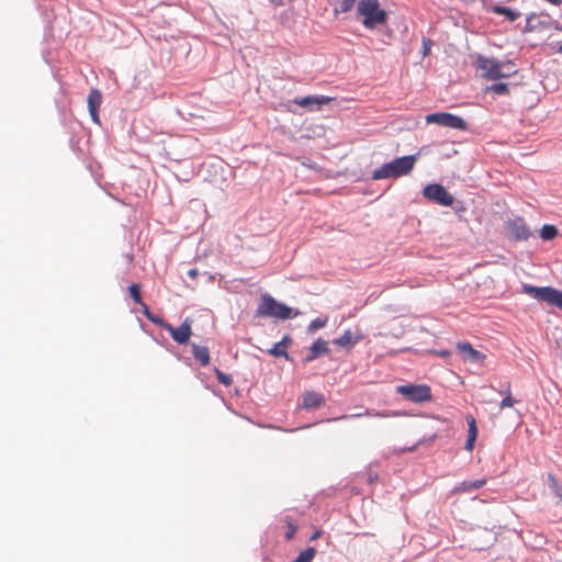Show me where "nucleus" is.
Wrapping results in <instances>:
<instances>
[{"label": "nucleus", "mask_w": 562, "mask_h": 562, "mask_svg": "<svg viewBox=\"0 0 562 562\" xmlns=\"http://www.w3.org/2000/svg\"><path fill=\"white\" fill-rule=\"evenodd\" d=\"M417 161L416 155H408L395 158L394 160L384 164L379 169H375L372 175L373 180H381L387 178H400L408 175Z\"/></svg>", "instance_id": "nucleus-1"}, {"label": "nucleus", "mask_w": 562, "mask_h": 562, "mask_svg": "<svg viewBox=\"0 0 562 562\" xmlns=\"http://www.w3.org/2000/svg\"><path fill=\"white\" fill-rule=\"evenodd\" d=\"M476 66L482 70V76L488 80L508 78L517 71L512 61H499L484 56L477 57Z\"/></svg>", "instance_id": "nucleus-2"}, {"label": "nucleus", "mask_w": 562, "mask_h": 562, "mask_svg": "<svg viewBox=\"0 0 562 562\" xmlns=\"http://www.w3.org/2000/svg\"><path fill=\"white\" fill-rule=\"evenodd\" d=\"M257 316L274 317L278 319H289L300 315L299 311H293L291 307L283 303L278 302L269 294H263L260 297L257 311Z\"/></svg>", "instance_id": "nucleus-3"}, {"label": "nucleus", "mask_w": 562, "mask_h": 562, "mask_svg": "<svg viewBox=\"0 0 562 562\" xmlns=\"http://www.w3.org/2000/svg\"><path fill=\"white\" fill-rule=\"evenodd\" d=\"M357 13L362 18V24L367 29H374L387 21V14L380 8L378 0H360L357 4Z\"/></svg>", "instance_id": "nucleus-4"}, {"label": "nucleus", "mask_w": 562, "mask_h": 562, "mask_svg": "<svg viewBox=\"0 0 562 562\" xmlns=\"http://www.w3.org/2000/svg\"><path fill=\"white\" fill-rule=\"evenodd\" d=\"M522 292L532 296L537 301L546 302L549 305L557 306L562 310V291L551 286L522 284Z\"/></svg>", "instance_id": "nucleus-5"}, {"label": "nucleus", "mask_w": 562, "mask_h": 562, "mask_svg": "<svg viewBox=\"0 0 562 562\" xmlns=\"http://www.w3.org/2000/svg\"><path fill=\"white\" fill-rule=\"evenodd\" d=\"M396 392L414 403L429 402L432 398L431 390L427 384H405L396 387Z\"/></svg>", "instance_id": "nucleus-6"}, {"label": "nucleus", "mask_w": 562, "mask_h": 562, "mask_svg": "<svg viewBox=\"0 0 562 562\" xmlns=\"http://www.w3.org/2000/svg\"><path fill=\"white\" fill-rule=\"evenodd\" d=\"M426 122L428 124H438L441 126L465 131L468 128V124L465 121L452 113L448 112H438V113H431L426 116Z\"/></svg>", "instance_id": "nucleus-7"}, {"label": "nucleus", "mask_w": 562, "mask_h": 562, "mask_svg": "<svg viewBox=\"0 0 562 562\" xmlns=\"http://www.w3.org/2000/svg\"><path fill=\"white\" fill-rule=\"evenodd\" d=\"M423 194L426 199L443 206H450L453 203V196L448 190L438 183L428 184L424 188Z\"/></svg>", "instance_id": "nucleus-8"}, {"label": "nucleus", "mask_w": 562, "mask_h": 562, "mask_svg": "<svg viewBox=\"0 0 562 562\" xmlns=\"http://www.w3.org/2000/svg\"><path fill=\"white\" fill-rule=\"evenodd\" d=\"M506 233L515 240H527L531 233L521 217L509 220L505 223Z\"/></svg>", "instance_id": "nucleus-9"}, {"label": "nucleus", "mask_w": 562, "mask_h": 562, "mask_svg": "<svg viewBox=\"0 0 562 562\" xmlns=\"http://www.w3.org/2000/svg\"><path fill=\"white\" fill-rule=\"evenodd\" d=\"M191 324V319L186 318L179 327H173L170 325L166 326V330L170 334L176 342L184 345L189 341L192 334Z\"/></svg>", "instance_id": "nucleus-10"}, {"label": "nucleus", "mask_w": 562, "mask_h": 562, "mask_svg": "<svg viewBox=\"0 0 562 562\" xmlns=\"http://www.w3.org/2000/svg\"><path fill=\"white\" fill-rule=\"evenodd\" d=\"M334 99L327 95H307L303 98H296L294 103L306 108L310 111L321 110L323 105L330 103Z\"/></svg>", "instance_id": "nucleus-11"}, {"label": "nucleus", "mask_w": 562, "mask_h": 562, "mask_svg": "<svg viewBox=\"0 0 562 562\" xmlns=\"http://www.w3.org/2000/svg\"><path fill=\"white\" fill-rule=\"evenodd\" d=\"M102 94L98 89H91L88 95V109L93 122L99 123V109Z\"/></svg>", "instance_id": "nucleus-12"}, {"label": "nucleus", "mask_w": 562, "mask_h": 562, "mask_svg": "<svg viewBox=\"0 0 562 562\" xmlns=\"http://www.w3.org/2000/svg\"><path fill=\"white\" fill-rule=\"evenodd\" d=\"M325 397L323 394L315 391H306L303 394L302 407L305 409L319 408L325 405Z\"/></svg>", "instance_id": "nucleus-13"}, {"label": "nucleus", "mask_w": 562, "mask_h": 562, "mask_svg": "<svg viewBox=\"0 0 562 562\" xmlns=\"http://www.w3.org/2000/svg\"><path fill=\"white\" fill-rule=\"evenodd\" d=\"M457 348L465 359L472 362H482L485 359V355L474 349L469 342H458Z\"/></svg>", "instance_id": "nucleus-14"}, {"label": "nucleus", "mask_w": 562, "mask_h": 562, "mask_svg": "<svg viewBox=\"0 0 562 562\" xmlns=\"http://www.w3.org/2000/svg\"><path fill=\"white\" fill-rule=\"evenodd\" d=\"M467 423H468V439L464 445V449L471 452L474 449L475 440L477 437V426H476V420L472 415L467 416Z\"/></svg>", "instance_id": "nucleus-15"}, {"label": "nucleus", "mask_w": 562, "mask_h": 562, "mask_svg": "<svg viewBox=\"0 0 562 562\" xmlns=\"http://www.w3.org/2000/svg\"><path fill=\"white\" fill-rule=\"evenodd\" d=\"M292 344V339L290 336H284L281 341L277 342L272 348L268 350V353L277 357V358H285L289 359V353L286 352L288 347Z\"/></svg>", "instance_id": "nucleus-16"}, {"label": "nucleus", "mask_w": 562, "mask_h": 562, "mask_svg": "<svg viewBox=\"0 0 562 562\" xmlns=\"http://www.w3.org/2000/svg\"><path fill=\"white\" fill-rule=\"evenodd\" d=\"M328 352V344L323 339L315 340L310 347V352L305 358L306 362L315 360L319 355Z\"/></svg>", "instance_id": "nucleus-17"}, {"label": "nucleus", "mask_w": 562, "mask_h": 562, "mask_svg": "<svg viewBox=\"0 0 562 562\" xmlns=\"http://www.w3.org/2000/svg\"><path fill=\"white\" fill-rule=\"evenodd\" d=\"M396 415H397V413H395V412H389V411L376 412V411L368 408L363 413L351 414V415H342V416L334 418L333 420H340V419H347V418H358V417H362V416H374V417H384L385 418V417H392V416H396Z\"/></svg>", "instance_id": "nucleus-18"}, {"label": "nucleus", "mask_w": 562, "mask_h": 562, "mask_svg": "<svg viewBox=\"0 0 562 562\" xmlns=\"http://www.w3.org/2000/svg\"><path fill=\"white\" fill-rule=\"evenodd\" d=\"M486 484V479L475 480V481H464L461 482L458 486L454 487V493H470L474 490H479Z\"/></svg>", "instance_id": "nucleus-19"}, {"label": "nucleus", "mask_w": 562, "mask_h": 562, "mask_svg": "<svg viewBox=\"0 0 562 562\" xmlns=\"http://www.w3.org/2000/svg\"><path fill=\"white\" fill-rule=\"evenodd\" d=\"M360 340L359 336H355L350 329H347L339 338L333 342L340 347L351 349Z\"/></svg>", "instance_id": "nucleus-20"}, {"label": "nucleus", "mask_w": 562, "mask_h": 562, "mask_svg": "<svg viewBox=\"0 0 562 562\" xmlns=\"http://www.w3.org/2000/svg\"><path fill=\"white\" fill-rule=\"evenodd\" d=\"M192 351L194 358L202 364L207 366L210 363V352L207 347L192 345Z\"/></svg>", "instance_id": "nucleus-21"}, {"label": "nucleus", "mask_w": 562, "mask_h": 562, "mask_svg": "<svg viewBox=\"0 0 562 562\" xmlns=\"http://www.w3.org/2000/svg\"><path fill=\"white\" fill-rule=\"evenodd\" d=\"M493 12H495L496 14L506 16L507 20L512 21V22L516 21L517 19L520 18V13L518 11L512 10L506 7H495L493 9Z\"/></svg>", "instance_id": "nucleus-22"}, {"label": "nucleus", "mask_w": 562, "mask_h": 562, "mask_svg": "<svg viewBox=\"0 0 562 562\" xmlns=\"http://www.w3.org/2000/svg\"><path fill=\"white\" fill-rule=\"evenodd\" d=\"M540 236L543 240H551L558 236V228L554 225H543L540 229Z\"/></svg>", "instance_id": "nucleus-23"}, {"label": "nucleus", "mask_w": 562, "mask_h": 562, "mask_svg": "<svg viewBox=\"0 0 562 562\" xmlns=\"http://www.w3.org/2000/svg\"><path fill=\"white\" fill-rule=\"evenodd\" d=\"M316 554V549L310 547L304 551L300 552V554L292 562H312Z\"/></svg>", "instance_id": "nucleus-24"}, {"label": "nucleus", "mask_w": 562, "mask_h": 562, "mask_svg": "<svg viewBox=\"0 0 562 562\" xmlns=\"http://www.w3.org/2000/svg\"><path fill=\"white\" fill-rule=\"evenodd\" d=\"M355 3L356 0H339L334 10L336 13H346L352 9Z\"/></svg>", "instance_id": "nucleus-25"}, {"label": "nucleus", "mask_w": 562, "mask_h": 562, "mask_svg": "<svg viewBox=\"0 0 562 562\" xmlns=\"http://www.w3.org/2000/svg\"><path fill=\"white\" fill-rule=\"evenodd\" d=\"M485 91L494 92L495 94L502 95V94H506L508 92V86H507V83H503V82L494 83V85H491L490 87H487L485 89Z\"/></svg>", "instance_id": "nucleus-26"}, {"label": "nucleus", "mask_w": 562, "mask_h": 562, "mask_svg": "<svg viewBox=\"0 0 562 562\" xmlns=\"http://www.w3.org/2000/svg\"><path fill=\"white\" fill-rule=\"evenodd\" d=\"M128 292L131 297L134 300L135 303L140 304L143 303L142 296H140V286L137 283H133L128 286Z\"/></svg>", "instance_id": "nucleus-27"}, {"label": "nucleus", "mask_w": 562, "mask_h": 562, "mask_svg": "<svg viewBox=\"0 0 562 562\" xmlns=\"http://www.w3.org/2000/svg\"><path fill=\"white\" fill-rule=\"evenodd\" d=\"M284 522L286 524L285 538L286 540H291L294 537L297 527L290 517H285Z\"/></svg>", "instance_id": "nucleus-28"}, {"label": "nucleus", "mask_w": 562, "mask_h": 562, "mask_svg": "<svg viewBox=\"0 0 562 562\" xmlns=\"http://www.w3.org/2000/svg\"><path fill=\"white\" fill-rule=\"evenodd\" d=\"M215 374H216V379H217V381H218L221 384H223V385H225V386H231V385H232V383H233V379H232V376H231L229 374L224 373V372H222V371H221V370H218V369H216V370H215Z\"/></svg>", "instance_id": "nucleus-29"}, {"label": "nucleus", "mask_w": 562, "mask_h": 562, "mask_svg": "<svg viewBox=\"0 0 562 562\" xmlns=\"http://www.w3.org/2000/svg\"><path fill=\"white\" fill-rule=\"evenodd\" d=\"M327 322H328V318H327V317H324V318H316V319H314V321H312V322L310 323V325H308V330H310L311 333H313V331H315V330H318V329H321V328L325 327V326H326V324H327Z\"/></svg>", "instance_id": "nucleus-30"}, {"label": "nucleus", "mask_w": 562, "mask_h": 562, "mask_svg": "<svg viewBox=\"0 0 562 562\" xmlns=\"http://www.w3.org/2000/svg\"><path fill=\"white\" fill-rule=\"evenodd\" d=\"M549 485L554 491L555 495L562 499V485H560L552 475L549 476Z\"/></svg>", "instance_id": "nucleus-31"}, {"label": "nucleus", "mask_w": 562, "mask_h": 562, "mask_svg": "<svg viewBox=\"0 0 562 562\" xmlns=\"http://www.w3.org/2000/svg\"><path fill=\"white\" fill-rule=\"evenodd\" d=\"M516 403H518V401L515 400L512 395L505 396L499 403V409L503 411L504 408L513 407Z\"/></svg>", "instance_id": "nucleus-32"}, {"label": "nucleus", "mask_w": 562, "mask_h": 562, "mask_svg": "<svg viewBox=\"0 0 562 562\" xmlns=\"http://www.w3.org/2000/svg\"><path fill=\"white\" fill-rule=\"evenodd\" d=\"M151 323L162 327L164 329H166V326H170L169 323H166L162 318L158 317V316H153L150 319H149Z\"/></svg>", "instance_id": "nucleus-33"}, {"label": "nucleus", "mask_w": 562, "mask_h": 562, "mask_svg": "<svg viewBox=\"0 0 562 562\" xmlns=\"http://www.w3.org/2000/svg\"><path fill=\"white\" fill-rule=\"evenodd\" d=\"M139 305L142 306V312L144 316L149 321L154 316V314L150 312L149 307L144 302L140 303Z\"/></svg>", "instance_id": "nucleus-34"}, {"label": "nucleus", "mask_w": 562, "mask_h": 562, "mask_svg": "<svg viewBox=\"0 0 562 562\" xmlns=\"http://www.w3.org/2000/svg\"><path fill=\"white\" fill-rule=\"evenodd\" d=\"M499 394L504 395V397L512 395V386H510L509 382H507L505 384L504 389L499 391Z\"/></svg>", "instance_id": "nucleus-35"}, {"label": "nucleus", "mask_w": 562, "mask_h": 562, "mask_svg": "<svg viewBox=\"0 0 562 562\" xmlns=\"http://www.w3.org/2000/svg\"><path fill=\"white\" fill-rule=\"evenodd\" d=\"M438 355L441 356V357H448V356H450V351L441 350V351L438 352Z\"/></svg>", "instance_id": "nucleus-36"}, {"label": "nucleus", "mask_w": 562, "mask_h": 562, "mask_svg": "<svg viewBox=\"0 0 562 562\" xmlns=\"http://www.w3.org/2000/svg\"><path fill=\"white\" fill-rule=\"evenodd\" d=\"M321 536V531H316L312 537L311 540H316Z\"/></svg>", "instance_id": "nucleus-37"}, {"label": "nucleus", "mask_w": 562, "mask_h": 562, "mask_svg": "<svg viewBox=\"0 0 562 562\" xmlns=\"http://www.w3.org/2000/svg\"><path fill=\"white\" fill-rule=\"evenodd\" d=\"M424 44H425L424 54L426 55L428 53V46H426V42H424Z\"/></svg>", "instance_id": "nucleus-38"}, {"label": "nucleus", "mask_w": 562, "mask_h": 562, "mask_svg": "<svg viewBox=\"0 0 562 562\" xmlns=\"http://www.w3.org/2000/svg\"><path fill=\"white\" fill-rule=\"evenodd\" d=\"M559 52L562 53V44L559 46Z\"/></svg>", "instance_id": "nucleus-39"}]
</instances>
